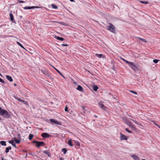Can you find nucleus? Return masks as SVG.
Returning a JSON list of instances; mask_svg holds the SVG:
<instances>
[{
	"mask_svg": "<svg viewBox=\"0 0 160 160\" xmlns=\"http://www.w3.org/2000/svg\"><path fill=\"white\" fill-rule=\"evenodd\" d=\"M123 61L128 64L129 66L135 72H137L138 71V68L135 65L134 62L128 61L126 59L122 58Z\"/></svg>",
	"mask_w": 160,
	"mask_h": 160,
	"instance_id": "f257e3e1",
	"label": "nucleus"
},
{
	"mask_svg": "<svg viewBox=\"0 0 160 160\" xmlns=\"http://www.w3.org/2000/svg\"><path fill=\"white\" fill-rule=\"evenodd\" d=\"M0 115L7 118H10L11 117V113L8 112L5 109H2L1 107H0Z\"/></svg>",
	"mask_w": 160,
	"mask_h": 160,
	"instance_id": "f03ea898",
	"label": "nucleus"
},
{
	"mask_svg": "<svg viewBox=\"0 0 160 160\" xmlns=\"http://www.w3.org/2000/svg\"><path fill=\"white\" fill-rule=\"evenodd\" d=\"M108 24L109 25L107 26V30L112 32L115 33V27L111 23H109Z\"/></svg>",
	"mask_w": 160,
	"mask_h": 160,
	"instance_id": "7ed1b4c3",
	"label": "nucleus"
},
{
	"mask_svg": "<svg viewBox=\"0 0 160 160\" xmlns=\"http://www.w3.org/2000/svg\"><path fill=\"white\" fill-rule=\"evenodd\" d=\"M32 143H35L36 147H39L41 146H43L45 145V143L42 141H38L34 140Z\"/></svg>",
	"mask_w": 160,
	"mask_h": 160,
	"instance_id": "20e7f679",
	"label": "nucleus"
},
{
	"mask_svg": "<svg viewBox=\"0 0 160 160\" xmlns=\"http://www.w3.org/2000/svg\"><path fill=\"white\" fill-rule=\"evenodd\" d=\"M41 71L43 74H44L48 77H50V73L47 70L45 69H42Z\"/></svg>",
	"mask_w": 160,
	"mask_h": 160,
	"instance_id": "39448f33",
	"label": "nucleus"
},
{
	"mask_svg": "<svg viewBox=\"0 0 160 160\" xmlns=\"http://www.w3.org/2000/svg\"><path fill=\"white\" fill-rule=\"evenodd\" d=\"M123 120L126 121V123L130 127L132 125V122L128 120L126 118H124Z\"/></svg>",
	"mask_w": 160,
	"mask_h": 160,
	"instance_id": "423d86ee",
	"label": "nucleus"
},
{
	"mask_svg": "<svg viewBox=\"0 0 160 160\" xmlns=\"http://www.w3.org/2000/svg\"><path fill=\"white\" fill-rule=\"evenodd\" d=\"M128 139V137L127 136L120 133V140H127Z\"/></svg>",
	"mask_w": 160,
	"mask_h": 160,
	"instance_id": "0eeeda50",
	"label": "nucleus"
},
{
	"mask_svg": "<svg viewBox=\"0 0 160 160\" xmlns=\"http://www.w3.org/2000/svg\"><path fill=\"white\" fill-rule=\"evenodd\" d=\"M40 8V7L38 6H28L24 7L23 9H31L38 8Z\"/></svg>",
	"mask_w": 160,
	"mask_h": 160,
	"instance_id": "6e6552de",
	"label": "nucleus"
},
{
	"mask_svg": "<svg viewBox=\"0 0 160 160\" xmlns=\"http://www.w3.org/2000/svg\"><path fill=\"white\" fill-rule=\"evenodd\" d=\"M41 136L44 138H48L51 137V135L47 133H42L41 134Z\"/></svg>",
	"mask_w": 160,
	"mask_h": 160,
	"instance_id": "1a4fd4ad",
	"label": "nucleus"
},
{
	"mask_svg": "<svg viewBox=\"0 0 160 160\" xmlns=\"http://www.w3.org/2000/svg\"><path fill=\"white\" fill-rule=\"evenodd\" d=\"M50 121L52 122H53L57 124H58L60 125H61V123L60 122H58L57 120L54 119L52 118L50 119Z\"/></svg>",
	"mask_w": 160,
	"mask_h": 160,
	"instance_id": "9d476101",
	"label": "nucleus"
},
{
	"mask_svg": "<svg viewBox=\"0 0 160 160\" xmlns=\"http://www.w3.org/2000/svg\"><path fill=\"white\" fill-rule=\"evenodd\" d=\"M98 104L101 108L103 109L104 111H107V108L103 104L101 103H99Z\"/></svg>",
	"mask_w": 160,
	"mask_h": 160,
	"instance_id": "9b49d317",
	"label": "nucleus"
},
{
	"mask_svg": "<svg viewBox=\"0 0 160 160\" xmlns=\"http://www.w3.org/2000/svg\"><path fill=\"white\" fill-rule=\"evenodd\" d=\"M9 16H10V19L11 20V21L15 23V21L14 20V17H13V16L12 14V13H10L9 14Z\"/></svg>",
	"mask_w": 160,
	"mask_h": 160,
	"instance_id": "f8f14e48",
	"label": "nucleus"
},
{
	"mask_svg": "<svg viewBox=\"0 0 160 160\" xmlns=\"http://www.w3.org/2000/svg\"><path fill=\"white\" fill-rule=\"evenodd\" d=\"M131 157L132 158H133L134 160H139V158L135 154H133V155H132Z\"/></svg>",
	"mask_w": 160,
	"mask_h": 160,
	"instance_id": "ddd939ff",
	"label": "nucleus"
},
{
	"mask_svg": "<svg viewBox=\"0 0 160 160\" xmlns=\"http://www.w3.org/2000/svg\"><path fill=\"white\" fill-rule=\"evenodd\" d=\"M43 153H45L49 157H50V156L51 155V154L47 150H46L43 151Z\"/></svg>",
	"mask_w": 160,
	"mask_h": 160,
	"instance_id": "4468645a",
	"label": "nucleus"
},
{
	"mask_svg": "<svg viewBox=\"0 0 160 160\" xmlns=\"http://www.w3.org/2000/svg\"><path fill=\"white\" fill-rule=\"evenodd\" d=\"M75 147L76 148H79L80 147V144L78 142H75Z\"/></svg>",
	"mask_w": 160,
	"mask_h": 160,
	"instance_id": "2eb2a0df",
	"label": "nucleus"
},
{
	"mask_svg": "<svg viewBox=\"0 0 160 160\" xmlns=\"http://www.w3.org/2000/svg\"><path fill=\"white\" fill-rule=\"evenodd\" d=\"M12 149V147L11 146H9L8 147H7L5 149V152L6 153H8L9 152V150H11Z\"/></svg>",
	"mask_w": 160,
	"mask_h": 160,
	"instance_id": "dca6fc26",
	"label": "nucleus"
},
{
	"mask_svg": "<svg viewBox=\"0 0 160 160\" xmlns=\"http://www.w3.org/2000/svg\"><path fill=\"white\" fill-rule=\"evenodd\" d=\"M77 89L80 91H83V88L80 85H79L78 86L77 88Z\"/></svg>",
	"mask_w": 160,
	"mask_h": 160,
	"instance_id": "f3484780",
	"label": "nucleus"
},
{
	"mask_svg": "<svg viewBox=\"0 0 160 160\" xmlns=\"http://www.w3.org/2000/svg\"><path fill=\"white\" fill-rule=\"evenodd\" d=\"M9 143L10 144H11L13 146L16 148H17V147L15 144L14 143V142L13 140H11L9 141Z\"/></svg>",
	"mask_w": 160,
	"mask_h": 160,
	"instance_id": "a211bd4d",
	"label": "nucleus"
},
{
	"mask_svg": "<svg viewBox=\"0 0 160 160\" xmlns=\"http://www.w3.org/2000/svg\"><path fill=\"white\" fill-rule=\"evenodd\" d=\"M6 77L7 79L10 82H12L13 81L12 78L11 77L7 75Z\"/></svg>",
	"mask_w": 160,
	"mask_h": 160,
	"instance_id": "6ab92c4d",
	"label": "nucleus"
},
{
	"mask_svg": "<svg viewBox=\"0 0 160 160\" xmlns=\"http://www.w3.org/2000/svg\"><path fill=\"white\" fill-rule=\"evenodd\" d=\"M56 39H57L58 40H59L60 41H63L64 40V38L62 37H59L58 36H56L55 37Z\"/></svg>",
	"mask_w": 160,
	"mask_h": 160,
	"instance_id": "aec40b11",
	"label": "nucleus"
},
{
	"mask_svg": "<svg viewBox=\"0 0 160 160\" xmlns=\"http://www.w3.org/2000/svg\"><path fill=\"white\" fill-rule=\"evenodd\" d=\"M135 38H138L139 39L142 40L143 42H147V41L145 39L143 38H139V37H135Z\"/></svg>",
	"mask_w": 160,
	"mask_h": 160,
	"instance_id": "412c9836",
	"label": "nucleus"
},
{
	"mask_svg": "<svg viewBox=\"0 0 160 160\" xmlns=\"http://www.w3.org/2000/svg\"><path fill=\"white\" fill-rule=\"evenodd\" d=\"M0 144L2 146H6V142L4 141H2L0 142Z\"/></svg>",
	"mask_w": 160,
	"mask_h": 160,
	"instance_id": "4be33fe9",
	"label": "nucleus"
},
{
	"mask_svg": "<svg viewBox=\"0 0 160 160\" xmlns=\"http://www.w3.org/2000/svg\"><path fill=\"white\" fill-rule=\"evenodd\" d=\"M92 88L94 91H96L97 90L98 88L97 86L95 85L93 86Z\"/></svg>",
	"mask_w": 160,
	"mask_h": 160,
	"instance_id": "5701e85b",
	"label": "nucleus"
},
{
	"mask_svg": "<svg viewBox=\"0 0 160 160\" xmlns=\"http://www.w3.org/2000/svg\"><path fill=\"white\" fill-rule=\"evenodd\" d=\"M68 144L70 146L72 147L73 146V145L72 144V140L71 139L68 141Z\"/></svg>",
	"mask_w": 160,
	"mask_h": 160,
	"instance_id": "b1692460",
	"label": "nucleus"
},
{
	"mask_svg": "<svg viewBox=\"0 0 160 160\" xmlns=\"http://www.w3.org/2000/svg\"><path fill=\"white\" fill-rule=\"evenodd\" d=\"M14 140L17 143L19 144L20 142V140L17 139L15 137L14 138Z\"/></svg>",
	"mask_w": 160,
	"mask_h": 160,
	"instance_id": "393cba45",
	"label": "nucleus"
},
{
	"mask_svg": "<svg viewBox=\"0 0 160 160\" xmlns=\"http://www.w3.org/2000/svg\"><path fill=\"white\" fill-rule=\"evenodd\" d=\"M51 6L53 8L57 9L58 8V7L57 6L54 4H51Z\"/></svg>",
	"mask_w": 160,
	"mask_h": 160,
	"instance_id": "a878e982",
	"label": "nucleus"
},
{
	"mask_svg": "<svg viewBox=\"0 0 160 160\" xmlns=\"http://www.w3.org/2000/svg\"><path fill=\"white\" fill-rule=\"evenodd\" d=\"M33 135L32 134H30L29 135L28 138L29 140H31L32 139V138L33 137Z\"/></svg>",
	"mask_w": 160,
	"mask_h": 160,
	"instance_id": "bb28decb",
	"label": "nucleus"
},
{
	"mask_svg": "<svg viewBox=\"0 0 160 160\" xmlns=\"http://www.w3.org/2000/svg\"><path fill=\"white\" fill-rule=\"evenodd\" d=\"M96 56L98 57L99 58H101L103 56V55L102 54H96Z\"/></svg>",
	"mask_w": 160,
	"mask_h": 160,
	"instance_id": "cd10ccee",
	"label": "nucleus"
},
{
	"mask_svg": "<svg viewBox=\"0 0 160 160\" xmlns=\"http://www.w3.org/2000/svg\"><path fill=\"white\" fill-rule=\"evenodd\" d=\"M62 151L63 152L64 154H65L66 153L67 150L66 148H63L62 149Z\"/></svg>",
	"mask_w": 160,
	"mask_h": 160,
	"instance_id": "c85d7f7f",
	"label": "nucleus"
},
{
	"mask_svg": "<svg viewBox=\"0 0 160 160\" xmlns=\"http://www.w3.org/2000/svg\"><path fill=\"white\" fill-rule=\"evenodd\" d=\"M130 128H132L133 130L136 131L137 130L136 128L133 125H132L130 127Z\"/></svg>",
	"mask_w": 160,
	"mask_h": 160,
	"instance_id": "c756f323",
	"label": "nucleus"
},
{
	"mask_svg": "<svg viewBox=\"0 0 160 160\" xmlns=\"http://www.w3.org/2000/svg\"><path fill=\"white\" fill-rule=\"evenodd\" d=\"M140 2L142 4H148L149 3V2H146L142 1H140Z\"/></svg>",
	"mask_w": 160,
	"mask_h": 160,
	"instance_id": "7c9ffc66",
	"label": "nucleus"
},
{
	"mask_svg": "<svg viewBox=\"0 0 160 160\" xmlns=\"http://www.w3.org/2000/svg\"><path fill=\"white\" fill-rule=\"evenodd\" d=\"M17 43L21 47H22V48H23V49H25V48H24V47H23V45L21 44L20 42H17Z\"/></svg>",
	"mask_w": 160,
	"mask_h": 160,
	"instance_id": "2f4dec72",
	"label": "nucleus"
},
{
	"mask_svg": "<svg viewBox=\"0 0 160 160\" xmlns=\"http://www.w3.org/2000/svg\"><path fill=\"white\" fill-rule=\"evenodd\" d=\"M129 91L130 92H132L135 94H137V92L136 91L131 90H130Z\"/></svg>",
	"mask_w": 160,
	"mask_h": 160,
	"instance_id": "473e14b6",
	"label": "nucleus"
},
{
	"mask_svg": "<svg viewBox=\"0 0 160 160\" xmlns=\"http://www.w3.org/2000/svg\"><path fill=\"white\" fill-rule=\"evenodd\" d=\"M59 23L62 25H64V26H67V23H64L63 22H59Z\"/></svg>",
	"mask_w": 160,
	"mask_h": 160,
	"instance_id": "72a5a7b5",
	"label": "nucleus"
},
{
	"mask_svg": "<svg viewBox=\"0 0 160 160\" xmlns=\"http://www.w3.org/2000/svg\"><path fill=\"white\" fill-rule=\"evenodd\" d=\"M22 102H23V103L25 104H26L27 105H28V102L26 101H25V100H22Z\"/></svg>",
	"mask_w": 160,
	"mask_h": 160,
	"instance_id": "f704fd0d",
	"label": "nucleus"
},
{
	"mask_svg": "<svg viewBox=\"0 0 160 160\" xmlns=\"http://www.w3.org/2000/svg\"><path fill=\"white\" fill-rule=\"evenodd\" d=\"M159 61V60H158V59H154L153 61V62L155 63H157L158 61Z\"/></svg>",
	"mask_w": 160,
	"mask_h": 160,
	"instance_id": "c9c22d12",
	"label": "nucleus"
},
{
	"mask_svg": "<svg viewBox=\"0 0 160 160\" xmlns=\"http://www.w3.org/2000/svg\"><path fill=\"white\" fill-rule=\"evenodd\" d=\"M125 130L126 131L128 132V133H132V132L130 131H129V130H128V128H126L125 129Z\"/></svg>",
	"mask_w": 160,
	"mask_h": 160,
	"instance_id": "e433bc0d",
	"label": "nucleus"
},
{
	"mask_svg": "<svg viewBox=\"0 0 160 160\" xmlns=\"http://www.w3.org/2000/svg\"><path fill=\"white\" fill-rule=\"evenodd\" d=\"M18 1L19 3H24L25 2L24 1L20 0H18Z\"/></svg>",
	"mask_w": 160,
	"mask_h": 160,
	"instance_id": "4c0bfd02",
	"label": "nucleus"
},
{
	"mask_svg": "<svg viewBox=\"0 0 160 160\" xmlns=\"http://www.w3.org/2000/svg\"><path fill=\"white\" fill-rule=\"evenodd\" d=\"M152 122H153L154 124L155 125H156V126H158V127H159V128H160V126H159V125H158L157 123H156L154 121H152Z\"/></svg>",
	"mask_w": 160,
	"mask_h": 160,
	"instance_id": "58836bf2",
	"label": "nucleus"
},
{
	"mask_svg": "<svg viewBox=\"0 0 160 160\" xmlns=\"http://www.w3.org/2000/svg\"><path fill=\"white\" fill-rule=\"evenodd\" d=\"M0 82L2 83H5V81L2 80V78H0Z\"/></svg>",
	"mask_w": 160,
	"mask_h": 160,
	"instance_id": "ea45409f",
	"label": "nucleus"
},
{
	"mask_svg": "<svg viewBox=\"0 0 160 160\" xmlns=\"http://www.w3.org/2000/svg\"><path fill=\"white\" fill-rule=\"evenodd\" d=\"M131 119L133 121V122H134L135 123L137 124H138V122L136 120H133L132 119Z\"/></svg>",
	"mask_w": 160,
	"mask_h": 160,
	"instance_id": "a19ab883",
	"label": "nucleus"
},
{
	"mask_svg": "<svg viewBox=\"0 0 160 160\" xmlns=\"http://www.w3.org/2000/svg\"><path fill=\"white\" fill-rule=\"evenodd\" d=\"M68 107L67 106H66L65 108V111L66 112H68Z\"/></svg>",
	"mask_w": 160,
	"mask_h": 160,
	"instance_id": "79ce46f5",
	"label": "nucleus"
},
{
	"mask_svg": "<svg viewBox=\"0 0 160 160\" xmlns=\"http://www.w3.org/2000/svg\"><path fill=\"white\" fill-rule=\"evenodd\" d=\"M61 46L63 47L68 46V45L67 44H62Z\"/></svg>",
	"mask_w": 160,
	"mask_h": 160,
	"instance_id": "37998d69",
	"label": "nucleus"
},
{
	"mask_svg": "<svg viewBox=\"0 0 160 160\" xmlns=\"http://www.w3.org/2000/svg\"><path fill=\"white\" fill-rule=\"evenodd\" d=\"M14 97L15 99L17 100H18L20 98H18V97H17L16 96H14Z\"/></svg>",
	"mask_w": 160,
	"mask_h": 160,
	"instance_id": "c03bdc74",
	"label": "nucleus"
},
{
	"mask_svg": "<svg viewBox=\"0 0 160 160\" xmlns=\"http://www.w3.org/2000/svg\"><path fill=\"white\" fill-rule=\"evenodd\" d=\"M57 72H58L60 75H62L61 73L58 70L56 69Z\"/></svg>",
	"mask_w": 160,
	"mask_h": 160,
	"instance_id": "a18cd8bd",
	"label": "nucleus"
},
{
	"mask_svg": "<svg viewBox=\"0 0 160 160\" xmlns=\"http://www.w3.org/2000/svg\"><path fill=\"white\" fill-rule=\"evenodd\" d=\"M81 107H82V109H83V110H84L85 109V107L83 106H81Z\"/></svg>",
	"mask_w": 160,
	"mask_h": 160,
	"instance_id": "49530a36",
	"label": "nucleus"
},
{
	"mask_svg": "<svg viewBox=\"0 0 160 160\" xmlns=\"http://www.w3.org/2000/svg\"><path fill=\"white\" fill-rule=\"evenodd\" d=\"M59 160H64L63 158L61 157H60V158H59Z\"/></svg>",
	"mask_w": 160,
	"mask_h": 160,
	"instance_id": "de8ad7c7",
	"label": "nucleus"
},
{
	"mask_svg": "<svg viewBox=\"0 0 160 160\" xmlns=\"http://www.w3.org/2000/svg\"><path fill=\"white\" fill-rule=\"evenodd\" d=\"M22 100L20 98V99L18 100V101H20V102H22Z\"/></svg>",
	"mask_w": 160,
	"mask_h": 160,
	"instance_id": "09e8293b",
	"label": "nucleus"
},
{
	"mask_svg": "<svg viewBox=\"0 0 160 160\" xmlns=\"http://www.w3.org/2000/svg\"><path fill=\"white\" fill-rule=\"evenodd\" d=\"M70 1L71 2H75L74 0H70Z\"/></svg>",
	"mask_w": 160,
	"mask_h": 160,
	"instance_id": "8fccbe9b",
	"label": "nucleus"
},
{
	"mask_svg": "<svg viewBox=\"0 0 160 160\" xmlns=\"http://www.w3.org/2000/svg\"><path fill=\"white\" fill-rule=\"evenodd\" d=\"M1 159L2 160H6L5 159H4L3 157L1 158Z\"/></svg>",
	"mask_w": 160,
	"mask_h": 160,
	"instance_id": "3c124183",
	"label": "nucleus"
},
{
	"mask_svg": "<svg viewBox=\"0 0 160 160\" xmlns=\"http://www.w3.org/2000/svg\"><path fill=\"white\" fill-rule=\"evenodd\" d=\"M94 117H95L96 118H98V116H97V115H94Z\"/></svg>",
	"mask_w": 160,
	"mask_h": 160,
	"instance_id": "603ef678",
	"label": "nucleus"
},
{
	"mask_svg": "<svg viewBox=\"0 0 160 160\" xmlns=\"http://www.w3.org/2000/svg\"><path fill=\"white\" fill-rule=\"evenodd\" d=\"M17 84H16V83H14V86H17Z\"/></svg>",
	"mask_w": 160,
	"mask_h": 160,
	"instance_id": "864d4df0",
	"label": "nucleus"
},
{
	"mask_svg": "<svg viewBox=\"0 0 160 160\" xmlns=\"http://www.w3.org/2000/svg\"><path fill=\"white\" fill-rule=\"evenodd\" d=\"M27 154H26V155L25 156V158H26L27 157Z\"/></svg>",
	"mask_w": 160,
	"mask_h": 160,
	"instance_id": "5fc2aeb1",
	"label": "nucleus"
},
{
	"mask_svg": "<svg viewBox=\"0 0 160 160\" xmlns=\"http://www.w3.org/2000/svg\"><path fill=\"white\" fill-rule=\"evenodd\" d=\"M20 18H22V16H20Z\"/></svg>",
	"mask_w": 160,
	"mask_h": 160,
	"instance_id": "6e6d98bb",
	"label": "nucleus"
},
{
	"mask_svg": "<svg viewBox=\"0 0 160 160\" xmlns=\"http://www.w3.org/2000/svg\"><path fill=\"white\" fill-rule=\"evenodd\" d=\"M18 136L19 137H20V134H18Z\"/></svg>",
	"mask_w": 160,
	"mask_h": 160,
	"instance_id": "4d7b16f0",
	"label": "nucleus"
},
{
	"mask_svg": "<svg viewBox=\"0 0 160 160\" xmlns=\"http://www.w3.org/2000/svg\"><path fill=\"white\" fill-rule=\"evenodd\" d=\"M74 84H77L76 82H74Z\"/></svg>",
	"mask_w": 160,
	"mask_h": 160,
	"instance_id": "13d9d810",
	"label": "nucleus"
},
{
	"mask_svg": "<svg viewBox=\"0 0 160 160\" xmlns=\"http://www.w3.org/2000/svg\"><path fill=\"white\" fill-rule=\"evenodd\" d=\"M27 152V151H23V152Z\"/></svg>",
	"mask_w": 160,
	"mask_h": 160,
	"instance_id": "bf43d9fd",
	"label": "nucleus"
},
{
	"mask_svg": "<svg viewBox=\"0 0 160 160\" xmlns=\"http://www.w3.org/2000/svg\"><path fill=\"white\" fill-rule=\"evenodd\" d=\"M0 75L1 77H2V74L1 73H0Z\"/></svg>",
	"mask_w": 160,
	"mask_h": 160,
	"instance_id": "052dcab7",
	"label": "nucleus"
},
{
	"mask_svg": "<svg viewBox=\"0 0 160 160\" xmlns=\"http://www.w3.org/2000/svg\"><path fill=\"white\" fill-rule=\"evenodd\" d=\"M1 120H2V119H1V118L0 117V121H1Z\"/></svg>",
	"mask_w": 160,
	"mask_h": 160,
	"instance_id": "680f3d73",
	"label": "nucleus"
},
{
	"mask_svg": "<svg viewBox=\"0 0 160 160\" xmlns=\"http://www.w3.org/2000/svg\"><path fill=\"white\" fill-rule=\"evenodd\" d=\"M2 26H3V25H1V26H0V27H2Z\"/></svg>",
	"mask_w": 160,
	"mask_h": 160,
	"instance_id": "e2e57ef3",
	"label": "nucleus"
},
{
	"mask_svg": "<svg viewBox=\"0 0 160 160\" xmlns=\"http://www.w3.org/2000/svg\"><path fill=\"white\" fill-rule=\"evenodd\" d=\"M129 117L132 118V117L131 116H129Z\"/></svg>",
	"mask_w": 160,
	"mask_h": 160,
	"instance_id": "0e129e2a",
	"label": "nucleus"
},
{
	"mask_svg": "<svg viewBox=\"0 0 160 160\" xmlns=\"http://www.w3.org/2000/svg\"><path fill=\"white\" fill-rule=\"evenodd\" d=\"M142 160H146L144 159H142Z\"/></svg>",
	"mask_w": 160,
	"mask_h": 160,
	"instance_id": "69168bd1",
	"label": "nucleus"
}]
</instances>
